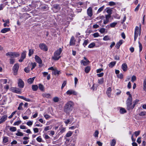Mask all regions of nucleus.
Returning <instances> with one entry per match:
<instances>
[{
  "mask_svg": "<svg viewBox=\"0 0 146 146\" xmlns=\"http://www.w3.org/2000/svg\"><path fill=\"white\" fill-rule=\"evenodd\" d=\"M74 103L72 101H68L65 105L64 110L67 114H69L73 108Z\"/></svg>",
  "mask_w": 146,
  "mask_h": 146,
  "instance_id": "f257e3e1",
  "label": "nucleus"
},
{
  "mask_svg": "<svg viewBox=\"0 0 146 146\" xmlns=\"http://www.w3.org/2000/svg\"><path fill=\"white\" fill-rule=\"evenodd\" d=\"M62 50V48H60L55 51L54 53V56L52 58L55 60H58L61 57L60 54Z\"/></svg>",
  "mask_w": 146,
  "mask_h": 146,
  "instance_id": "f03ea898",
  "label": "nucleus"
},
{
  "mask_svg": "<svg viewBox=\"0 0 146 146\" xmlns=\"http://www.w3.org/2000/svg\"><path fill=\"white\" fill-rule=\"evenodd\" d=\"M132 99H131L130 97L129 98H127V109L128 110L133 109L134 108L133 105H132Z\"/></svg>",
  "mask_w": 146,
  "mask_h": 146,
  "instance_id": "7ed1b4c3",
  "label": "nucleus"
},
{
  "mask_svg": "<svg viewBox=\"0 0 146 146\" xmlns=\"http://www.w3.org/2000/svg\"><path fill=\"white\" fill-rule=\"evenodd\" d=\"M141 33V29L140 28H139L138 26H136L134 32V39L135 41L137 39L138 35H140Z\"/></svg>",
  "mask_w": 146,
  "mask_h": 146,
  "instance_id": "20e7f679",
  "label": "nucleus"
},
{
  "mask_svg": "<svg viewBox=\"0 0 146 146\" xmlns=\"http://www.w3.org/2000/svg\"><path fill=\"white\" fill-rule=\"evenodd\" d=\"M6 55L9 56L11 58L17 57L20 56L19 52H10L6 54Z\"/></svg>",
  "mask_w": 146,
  "mask_h": 146,
  "instance_id": "39448f33",
  "label": "nucleus"
},
{
  "mask_svg": "<svg viewBox=\"0 0 146 146\" xmlns=\"http://www.w3.org/2000/svg\"><path fill=\"white\" fill-rule=\"evenodd\" d=\"M26 52H27L26 51H24L21 53L20 58L19 60V61L20 62H22L26 58Z\"/></svg>",
  "mask_w": 146,
  "mask_h": 146,
  "instance_id": "423d86ee",
  "label": "nucleus"
},
{
  "mask_svg": "<svg viewBox=\"0 0 146 146\" xmlns=\"http://www.w3.org/2000/svg\"><path fill=\"white\" fill-rule=\"evenodd\" d=\"M10 90L11 91L13 92L16 93L17 94H21V90L20 89L16 87H12L11 88Z\"/></svg>",
  "mask_w": 146,
  "mask_h": 146,
  "instance_id": "0eeeda50",
  "label": "nucleus"
},
{
  "mask_svg": "<svg viewBox=\"0 0 146 146\" xmlns=\"http://www.w3.org/2000/svg\"><path fill=\"white\" fill-rule=\"evenodd\" d=\"M18 64H15L13 67V70L14 72V74L16 75L17 74V72L19 68Z\"/></svg>",
  "mask_w": 146,
  "mask_h": 146,
  "instance_id": "6e6552de",
  "label": "nucleus"
},
{
  "mask_svg": "<svg viewBox=\"0 0 146 146\" xmlns=\"http://www.w3.org/2000/svg\"><path fill=\"white\" fill-rule=\"evenodd\" d=\"M39 47L41 49L44 51H47L48 50L47 47L44 44H40L39 45Z\"/></svg>",
  "mask_w": 146,
  "mask_h": 146,
  "instance_id": "1a4fd4ad",
  "label": "nucleus"
},
{
  "mask_svg": "<svg viewBox=\"0 0 146 146\" xmlns=\"http://www.w3.org/2000/svg\"><path fill=\"white\" fill-rule=\"evenodd\" d=\"M67 94L70 95L73 94L74 95H77V93L74 90H68L66 92Z\"/></svg>",
  "mask_w": 146,
  "mask_h": 146,
  "instance_id": "9d476101",
  "label": "nucleus"
},
{
  "mask_svg": "<svg viewBox=\"0 0 146 146\" xmlns=\"http://www.w3.org/2000/svg\"><path fill=\"white\" fill-rule=\"evenodd\" d=\"M18 86L21 88H23L24 86V83L21 79H19L18 80Z\"/></svg>",
  "mask_w": 146,
  "mask_h": 146,
  "instance_id": "9b49d317",
  "label": "nucleus"
},
{
  "mask_svg": "<svg viewBox=\"0 0 146 146\" xmlns=\"http://www.w3.org/2000/svg\"><path fill=\"white\" fill-rule=\"evenodd\" d=\"M87 13L89 17H91L92 15V11L91 7H90L88 9Z\"/></svg>",
  "mask_w": 146,
  "mask_h": 146,
  "instance_id": "f8f14e48",
  "label": "nucleus"
},
{
  "mask_svg": "<svg viewBox=\"0 0 146 146\" xmlns=\"http://www.w3.org/2000/svg\"><path fill=\"white\" fill-rule=\"evenodd\" d=\"M7 116L6 115H4L2 116L0 119V124L4 122L7 119Z\"/></svg>",
  "mask_w": 146,
  "mask_h": 146,
  "instance_id": "ddd939ff",
  "label": "nucleus"
},
{
  "mask_svg": "<svg viewBox=\"0 0 146 146\" xmlns=\"http://www.w3.org/2000/svg\"><path fill=\"white\" fill-rule=\"evenodd\" d=\"M7 98H3L0 100V105H4L6 104L7 101Z\"/></svg>",
  "mask_w": 146,
  "mask_h": 146,
  "instance_id": "4468645a",
  "label": "nucleus"
},
{
  "mask_svg": "<svg viewBox=\"0 0 146 146\" xmlns=\"http://www.w3.org/2000/svg\"><path fill=\"white\" fill-rule=\"evenodd\" d=\"M35 58L36 61L39 64H41L42 63V61L40 58L38 56H35Z\"/></svg>",
  "mask_w": 146,
  "mask_h": 146,
  "instance_id": "2eb2a0df",
  "label": "nucleus"
},
{
  "mask_svg": "<svg viewBox=\"0 0 146 146\" xmlns=\"http://www.w3.org/2000/svg\"><path fill=\"white\" fill-rule=\"evenodd\" d=\"M90 63L89 61L85 57L84 58V59L81 61V64H86Z\"/></svg>",
  "mask_w": 146,
  "mask_h": 146,
  "instance_id": "dca6fc26",
  "label": "nucleus"
},
{
  "mask_svg": "<svg viewBox=\"0 0 146 146\" xmlns=\"http://www.w3.org/2000/svg\"><path fill=\"white\" fill-rule=\"evenodd\" d=\"M75 41L74 39V37L72 36L71 37L70 41V46L74 45L75 44Z\"/></svg>",
  "mask_w": 146,
  "mask_h": 146,
  "instance_id": "f3484780",
  "label": "nucleus"
},
{
  "mask_svg": "<svg viewBox=\"0 0 146 146\" xmlns=\"http://www.w3.org/2000/svg\"><path fill=\"white\" fill-rule=\"evenodd\" d=\"M123 41L122 40H120L119 42H118L116 44L115 47L117 49H118L120 46L123 43Z\"/></svg>",
  "mask_w": 146,
  "mask_h": 146,
  "instance_id": "a211bd4d",
  "label": "nucleus"
},
{
  "mask_svg": "<svg viewBox=\"0 0 146 146\" xmlns=\"http://www.w3.org/2000/svg\"><path fill=\"white\" fill-rule=\"evenodd\" d=\"M10 30V28H5L2 29L1 31V33H6L9 31Z\"/></svg>",
  "mask_w": 146,
  "mask_h": 146,
  "instance_id": "6ab92c4d",
  "label": "nucleus"
},
{
  "mask_svg": "<svg viewBox=\"0 0 146 146\" xmlns=\"http://www.w3.org/2000/svg\"><path fill=\"white\" fill-rule=\"evenodd\" d=\"M35 77H33L32 78H31L28 79L27 82L29 84H32L34 81Z\"/></svg>",
  "mask_w": 146,
  "mask_h": 146,
  "instance_id": "aec40b11",
  "label": "nucleus"
},
{
  "mask_svg": "<svg viewBox=\"0 0 146 146\" xmlns=\"http://www.w3.org/2000/svg\"><path fill=\"white\" fill-rule=\"evenodd\" d=\"M121 68L124 71H126L127 70V64H122Z\"/></svg>",
  "mask_w": 146,
  "mask_h": 146,
  "instance_id": "412c9836",
  "label": "nucleus"
},
{
  "mask_svg": "<svg viewBox=\"0 0 146 146\" xmlns=\"http://www.w3.org/2000/svg\"><path fill=\"white\" fill-rule=\"evenodd\" d=\"M111 91V89L110 87H109L107 89L106 93L109 97H110V96Z\"/></svg>",
  "mask_w": 146,
  "mask_h": 146,
  "instance_id": "4be33fe9",
  "label": "nucleus"
},
{
  "mask_svg": "<svg viewBox=\"0 0 146 146\" xmlns=\"http://www.w3.org/2000/svg\"><path fill=\"white\" fill-rule=\"evenodd\" d=\"M31 67V65L29 66L28 67L25 68L24 69V71L27 73H28L30 71V68Z\"/></svg>",
  "mask_w": 146,
  "mask_h": 146,
  "instance_id": "5701e85b",
  "label": "nucleus"
},
{
  "mask_svg": "<svg viewBox=\"0 0 146 146\" xmlns=\"http://www.w3.org/2000/svg\"><path fill=\"white\" fill-rule=\"evenodd\" d=\"M73 133V132L71 131H69L66 135V137H69L71 136L72 134Z\"/></svg>",
  "mask_w": 146,
  "mask_h": 146,
  "instance_id": "b1692460",
  "label": "nucleus"
},
{
  "mask_svg": "<svg viewBox=\"0 0 146 146\" xmlns=\"http://www.w3.org/2000/svg\"><path fill=\"white\" fill-rule=\"evenodd\" d=\"M60 71H58L56 69H55L53 72V73L55 75H58L60 73Z\"/></svg>",
  "mask_w": 146,
  "mask_h": 146,
  "instance_id": "393cba45",
  "label": "nucleus"
},
{
  "mask_svg": "<svg viewBox=\"0 0 146 146\" xmlns=\"http://www.w3.org/2000/svg\"><path fill=\"white\" fill-rule=\"evenodd\" d=\"M53 7L56 9H57V10H59L60 9V7L59 5L58 4L54 5H53Z\"/></svg>",
  "mask_w": 146,
  "mask_h": 146,
  "instance_id": "a878e982",
  "label": "nucleus"
},
{
  "mask_svg": "<svg viewBox=\"0 0 146 146\" xmlns=\"http://www.w3.org/2000/svg\"><path fill=\"white\" fill-rule=\"evenodd\" d=\"M104 6L103 5L97 11V13H99L101 12L104 9Z\"/></svg>",
  "mask_w": 146,
  "mask_h": 146,
  "instance_id": "bb28decb",
  "label": "nucleus"
},
{
  "mask_svg": "<svg viewBox=\"0 0 146 146\" xmlns=\"http://www.w3.org/2000/svg\"><path fill=\"white\" fill-rule=\"evenodd\" d=\"M90 70V66H88L86 67L85 69V71L86 73H87L89 72Z\"/></svg>",
  "mask_w": 146,
  "mask_h": 146,
  "instance_id": "cd10ccee",
  "label": "nucleus"
},
{
  "mask_svg": "<svg viewBox=\"0 0 146 146\" xmlns=\"http://www.w3.org/2000/svg\"><path fill=\"white\" fill-rule=\"evenodd\" d=\"M143 86V89L144 90L146 91V78L144 80Z\"/></svg>",
  "mask_w": 146,
  "mask_h": 146,
  "instance_id": "c85d7f7f",
  "label": "nucleus"
},
{
  "mask_svg": "<svg viewBox=\"0 0 146 146\" xmlns=\"http://www.w3.org/2000/svg\"><path fill=\"white\" fill-rule=\"evenodd\" d=\"M32 88L33 91H36L38 88V86L37 85H33L32 86Z\"/></svg>",
  "mask_w": 146,
  "mask_h": 146,
  "instance_id": "c756f323",
  "label": "nucleus"
},
{
  "mask_svg": "<svg viewBox=\"0 0 146 146\" xmlns=\"http://www.w3.org/2000/svg\"><path fill=\"white\" fill-rule=\"evenodd\" d=\"M9 130L11 131L14 132L16 131L17 129L16 127H11L10 128Z\"/></svg>",
  "mask_w": 146,
  "mask_h": 146,
  "instance_id": "7c9ffc66",
  "label": "nucleus"
},
{
  "mask_svg": "<svg viewBox=\"0 0 146 146\" xmlns=\"http://www.w3.org/2000/svg\"><path fill=\"white\" fill-rule=\"evenodd\" d=\"M34 53V50L33 49H30L29 50V56H30Z\"/></svg>",
  "mask_w": 146,
  "mask_h": 146,
  "instance_id": "2f4dec72",
  "label": "nucleus"
},
{
  "mask_svg": "<svg viewBox=\"0 0 146 146\" xmlns=\"http://www.w3.org/2000/svg\"><path fill=\"white\" fill-rule=\"evenodd\" d=\"M120 112L121 113H124L126 112L125 109L123 108H122L120 109Z\"/></svg>",
  "mask_w": 146,
  "mask_h": 146,
  "instance_id": "473e14b6",
  "label": "nucleus"
},
{
  "mask_svg": "<svg viewBox=\"0 0 146 146\" xmlns=\"http://www.w3.org/2000/svg\"><path fill=\"white\" fill-rule=\"evenodd\" d=\"M116 143V141L115 140L113 139L112 140L111 142V146H114Z\"/></svg>",
  "mask_w": 146,
  "mask_h": 146,
  "instance_id": "72a5a7b5",
  "label": "nucleus"
},
{
  "mask_svg": "<svg viewBox=\"0 0 146 146\" xmlns=\"http://www.w3.org/2000/svg\"><path fill=\"white\" fill-rule=\"evenodd\" d=\"M95 45V44L94 42H92L88 46V47L89 48H92Z\"/></svg>",
  "mask_w": 146,
  "mask_h": 146,
  "instance_id": "f704fd0d",
  "label": "nucleus"
},
{
  "mask_svg": "<svg viewBox=\"0 0 146 146\" xmlns=\"http://www.w3.org/2000/svg\"><path fill=\"white\" fill-rule=\"evenodd\" d=\"M89 43V41L88 40H85L84 41V43H83V45L85 47Z\"/></svg>",
  "mask_w": 146,
  "mask_h": 146,
  "instance_id": "c9c22d12",
  "label": "nucleus"
},
{
  "mask_svg": "<svg viewBox=\"0 0 146 146\" xmlns=\"http://www.w3.org/2000/svg\"><path fill=\"white\" fill-rule=\"evenodd\" d=\"M103 39L104 40H107L110 39V38L109 36H105L103 38Z\"/></svg>",
  "mask_w": 146,
  "mask_h": 146,
  "instance_id": "e433bc0d",
  "label": "nucleus"
},
{
  "mask_svg": "<svg viewBox=\"0 0 146 146\" xmlns=\"http://www.w3.org/2000/svg\"><path fill=\"white\" fill-rule=\"evenodd\" d=\"M41 9L43 10H47L48 9V6L47 5H44L41 7Z\"/></svg>",
  "mask_w": 146,
  "mask_h": 146,
  "instance_id": "4c0bfd02",
  "label": "nucleus"
},
{
  "mask_svg": "<svg viewBox=\"0 0 146 146\" xmlns=\"http://www.w3.org/2000/svg\"><path fill=\"white\" fill-rule=\"evenodd\" d=\"M53 100L54 102H57L59 101V98L58 97H56L53 98Z\"/></svg>",
  "mask_w": 146,
  "mask_h": 146,
  "instance_id": "58836bf2",
  "label": "nucleus"
},
{
  "mask_svg": "<svg viewBox=\"0 0 146 146\" xmlns=\"http://www.w3.org/2000/svg\"><path fill=\"white\" fill-rule=\"evenodd\" d=\"M136 80V77L135 76H133L131 77V81L133 82Z\"/></svg>",
  "mask_w": 146,
  "mask_h": 146,
  "instance_id": "ea45409f",
  "label": "nucleus"
},
{
  "mask_svg": "<svg viewBox=\"0 0 146 146\" xmlns=\"http://www.w3.org/2000/svg\"><path fill=\"white\" fill-rule=\"evenodd\" d=\"M117 23L116 22H114L110 24V27L112 28L114 27L115 26L117 25Z\"/></svg>",
  "mask_w": 146,
  "mask_h": 146,
  "instance_id": "a19ab883",
  "label": "nucleus"
},
{
  "mask_svg": "<svg viewBox=\"0 0 146 146\" xmlns=\"http://www.w3.org/2000/svg\"><path fill=\"white\" fill-rule=\"evenodd\" d=\"M60 133H64L66 131V128L62 127L60 129Z\"/></svg>",
  "mask_w": 146,
  "mask_h": 146,
  "instance_id": "79ce46f5",
  "label": "nucleus"
},
{
  "mask_svg": "<svg viewBox=\"0 0 146 146\" xmlns=\"http://www.w3.org/2000/svg\"><path fill=\"white\" fill-rule=\"evenodd\" d=\"M23 105V103H21L19 106L18 108V109L19 110H22V106Z\"/></svg>",
  "mask_w": 146,
  "mask_h": 146,
  "instance_id": "37998d69",
  "label": "nucleus"
},
{
  "mask_svg": "<svg viewBox=\"0 0 146 146\" xmlns=\"http://www.w3.org/2000/svg\"><path fill=\"white\" fill-rule=\"evenodd\" d=\"M99 134V132L98 131H96L94 132V135L95 137H98V135Z\"/></svg>",
  "mask_w": 146,
  "mask_h": 146,
  "instance_id": "c03bdc74",
  "label": "nucleus"
},
{
  "mask_svg": "<svg viewBox=\"0 0 146 146\" xmlns=\"http://www.w3.org/2000/svg\"><path fill=\"white\" fill-rule=\"evenodd\" d=\"M16 134V135L18 136H23V133L20 132H18Z\"/></svg>",
  "mask_w": 146,
  "mask_h": 146,
  "instance_id": "a18cd8bd",
  "label": "nucleus"
},
{
  "mask_svg": "<svg viewBox=\"0 0 146 146\" xmlns=\"http://www.w3.org/2000/svg\"><path fill=\"white\" fill-rule=\"evenodd\" d=\"M36 140L39 142H40L42 141V139L40 136H39L37 137L36 139Z\"/></svg>",
  "mask_w": 146,
  "mask_h": 146,
  "instance_id": "49530a36",
  "label": "nucleus"
},
{
  "mask_svg": "<svg viewBox=\"0 0 146 146\" xmlns=\"http://www.w3.org/2000/svg\"><path fill=\"white\" fill-rule=\"evenodd\" d=\"M21 122V121H17L14 123V125H18L20 124Z\"/></svg>",
  "mask_w": 146,
  "mask_h": 146,
  "instance_id": "de8ad7c7",
  "label": "nucleus"
},
{
  "mask_svg": "<svg viewBox=\"0 0 146 146\" xmlns=\"http://www.w3.org/2000/svg\"><path fill=\"white\" fill-rule=\"evenodd\" d=\"M39 88L41 90H44V86L40 84L39 85Z\"/></svg>",
  "mask_w": 146,
  "mask_h": 146,
  "instance_id": "09e8293b",
  "label": "nucleus"
},
{
  "mask_svg": "<svg viewBox=\"0 0 146 146\" xmlns=\"http://www.w3.org/2000/svg\"><path fill=\"white\" fill-rule=\"evenodd\" d=\"M3 141L4 143L7 142L8 141L7 138L6 137H4L3 138Z\"/></svg>",
  "mask_w": 146,
  "mask_h": 146,
  "instance_id": "8fccbe9b",
  "label": "nucleus"
},
{
  "mask_svg": "<svg viewBox=\"0 0 146 146\" xmlns=\"http://www.w3.org/2000/svg\"><path fill=\"white\" fill-rule=\"evenodd\" d=\"M146 112L145 111H141L139 114V115L141 116H144L145 115Z\"/></svg>",
  "mask_w": 146,
  "mask_h": 146,
  "instance_id": "3c124183",
  "label": "nucleus"
},
{
  "mask_svg": "<svg viewBox=\"0 0 146 146\" xmlns=\"http://www.w3.org/2000/svg\"><path fill=\"white\" fill-rule=\"evenodd\" d=\"M115 3L113 1H111L109 2V5L110 6H113L115 5Z\"/></svg>",
  "mask_w": 146,
  "mask_h": 146,
  "instance_id": "603ef678",
  "label": "nucleus"
},
{
  "mask_svg": "<svg viewBox=\"0 0 146 146\" xmlns=\"http://www.w3.org/2000/svg\"><path fill=\"white\" fill-rule=\"evenodd\" d=\"M104 82L103 78H101L98 80V83L100 84H102Z\"/></svg>",
  "mask_w": 146,
  "mask_h": 146,
  "instance_id": "864d4df0",
  "label": "nucleus"
},
{
  "mask_svg": "<svg viewBox=\"0 0 146 146\" xmlns=\"http://www.w3.org/2000/svg\"><path fill=\"white\" fill-rule=\"evenodd\" d=\"M43 96L44 97L49 98L50 97V95L48 94H43Z\"/></svg>",
  "mask_w": 146,
  "mask_h": 146,
  "instance_id": "5fc2aeb1",
  "label": "nucleus"
},
{
  "mask_svg": "<svg viewBox=\"0 0 146 146\" xmlns=\"http://www.w3.org/2000/svg\"><path fill=\"white\" fill-rule=\"evenodd\" d=\"M105 29L104 28H102L99 31L101 33H103L105 32Z\"/></svg>",
  "mask_w": 146,
  "mask_h": 146,
  "instance_id": "6e6d98bb",
  "label": "nucleus"
},
{
  "mask_svg": "<svg viewBox=\"0 0 146 146\" xmlns=\"http://www.w3.org/2000/svg\"><path fill=\"white\" fill-rule=\"evenodd\" d=\"M33 123V121H29L27 122V124L28 126H31L32 125Z\"/></svg>",
  "mask_w": 146,
  "mask_h": 146,
  "instance_id": "4d7b16f0",
  "label": "nucleus"
},
{
  "mask_svg": "<svg viewBox=\"0 0 146 146\" xmlns=\"http://www.w3.org/2000/svg\"><path fill=\"white\" fill-rule=\"evenodd\" d=\"M66 81H64L61 87V89H62L65 86L66 84Z\"/></svg>",
  "mask_w": 146,
  "mask_h": 146,
  "instance_id": "13d9d810",
  "label": "nucleus"
},
{
  "mask_svg": "<svg viewBox=\"0 0 146 146\" xmlns=\"http://www.w3.org/2000/svg\"><path fill=\"white\" fill-rule=\"evenodd\" d=\"M140 131H135L134 132V134L136 137L138 136L140 134Z\"/></svg>",
  "mask_w": 146,
  "mask_h": 146,
  "instance_id": "bf43d9fd",
  "label": "nucleus"
},
{
  "mask_svg": "<svg viewBox=\"0 0 146 146\" xmlns=\"http://www.w3.org/2000/svg\"><path fill=\"white\" fill-rule=\"evenodd\" d=\"M16 112V111H15L12 113L11 115L9 117V118H11L13 117V116L14 115V114Z\"/></svg>",
  "mask_w": 146,
  "mask_h": 146,
  "instance_id": "052dcab7",
  "label": "nucleus"
},
{
  "mask_svg": "<svg viewBox=\"0 0 146 146\" xmlns=\"http://www.w3.org/2000/svg\"><path fill=\"white\" fill-rule=\"evenodd\" d=\"M139 52H141L142 50V45L141 43L140 42H139Z\"/></svg>",
  "mask_w": 146,
  "mask_h": 146,
  "instance_id": "680f3d73",
  "label": "nucleus"
},
{
  "mask_svg": "<svg viewBox=\"0 0 146 146\" xmlns=\"http://www.w3.org/2000/svg\"><path fill=\"white\" fill-rule=\"evenodd\" d=\"M51 129V127H50L49 126H47L45 127V128L44 129V130L46 131H47L49 129Z\"/></svg>",
  "mask_w": 146,
  "mask_h": 146,
  "instance_id": "e2e57ef3",
  "label": "nucleus"
},
{
  "mask_svg": "<svg viewBox=\"0 0 146 146\" xmlns=\"http://www.w3.org/2000/svg\"><path fill=\"white\" fill-rule=\"evenodd\" d=\"M106 20H104V24H106L108 23V20L107 19V17L106 16Z\"/></svg>",
  "mask_w": 146,
  "mask_h": 146,
  "instance_id": "0e129e2a",
  "label": "nucleus"
},
{
  "mask_svg": "<svg viewBox=\"0 0 146 146\" xmlns=\"http://www.w3.org/2000/svg\"><path fill=\"white\" fill-rule=\"evenodd\" d=\"M15 60V59L12 58L10 59V63L11 64L14 63Z\"/></svg>",
  "mask_w": 146,
  "mask_h": 146,
  "instance_id": "69168bd1",
  "label": "nucleus"
},
{
  "mask_svg": "<svg viewBox=\"0 0 146 146\" xmlns=\"http://www.w3.org/2000/svg\"><path fill=\"white\" fill-rule=\"evenodd\" d=\"M93 36L95 37H97L99 36V33H96L93 34Z\"/></svg>",
  "mask_w": 146,
  "mask_h": 146,
  "instance_id": "338daca9",
  "label": "nucleus"
},
{
  "mask_svg": "<svg viewBox=\"0 0 146 146\" xmlns=\"http://www.w3.org/2000/svg\"><path fill=\"white\" fill-rule=\"evenodd\" d=\"M123 75L121 74L117 75V77L120 79H122L123 78Z\"/></svg>",
  "mask_w": 146,
  "mask_h": 146,
  "instance_id": "774afa93",
  "label": "nucleus"
}]
</instances>
